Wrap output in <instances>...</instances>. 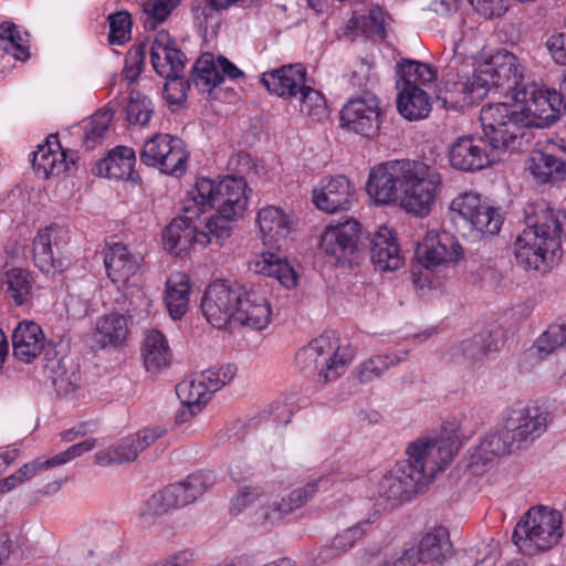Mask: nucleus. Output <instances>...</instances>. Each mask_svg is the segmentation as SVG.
Here are the masks:
<instances>
[{
	"instance_id": "nucleus-1",
	"label": "nucleus",
	"mask_w": 566,
	"mask_h": 566,
	"mask_svg": "<svg viewBox=\"0 0 566 566\" xmlns=\"http://www.w3.org/2000/svg\"><path fill=\"white\" fill-rule=\"evenodd\" d=\"M460 447L459 428L447 423L438 439H419L407 448L408 459L398 461L379 480L380 497L392 502L409 501L443 471Z\"/></svg>"
},
{
	"instance_id": "nucleus-2",
	"label": "nucleus",
	"mask_w": 566,
	"mask_h": 566,
	"mask_svg": "<svg viewBox=\"0 0 566 566\" xmlns=\"http://www.w3.org/2000/svg\"><path fill=\"white\" fill-rule=\"evenodd\" d=\"M525 223L514 242L516 263L526 271H547L562 255L566 213L538 200L526 207Z\"/></svg>"
},
{
	"instance_id": "nucleus-3",
	"label": "nucleus",
	"mask_w": 566,
	"mask_h": 566,
	"mask_svg": "<svg viewBox=\"0 0 566 566\" xmlns=\"http://www.w3.org/2000/svg\"><path fill=\"white\" fill-rule=\"evenodd\" d=\"M247 181L242 177L226 176L221 179L197 177L195 184L187 191L184 200V210L195 216L216 209L218 218L226 222L232 232L231 221L243 217L248 206Z\"/></svg>"
},
{
	"instance_id": "nucleus-4",
	"label": "nucleus",
	"mask_w": 566,
	"mask_h": 566,
	"mask_svg": "<svg viewBox=\"0 0 566 566\" xmlns=\"http://www.w3.org/2000/svg\"><path fill=\"white\" fill-rule=\"evenodd\" d=\"M328 480L319 478L307 483L304 488L293 490L286 497L274 500L269 504L263 502L264 491L259 485L242 486L230 501V513L234 516L251 510L259 504L254 513L256 524H276L294 510L302 507L318 491L319 485L326 486Z\"/></svg>"
},
{
	"instance_id": "nucleus-5",
	"label": "nucleus",
	"mask_w": 566,
	"mask_h": 566,
	"mask_svg": "<svg viewBox=\"0 0 566 566\" xmlns=\"http://www.w3.org/2000/svg\"><path fill=\"white\" fill-rule=\"evenodd\" d=\"M563 535L562 513L549 506L536 505L517 522L512 539L521 553L532 556L557 546Z\"/></svg>"
},
{
	"instance_id": "nucleus-6",
	"label": "nucleus",
	"mask_w": 566,
	"mask_h": 566,
	"mask_svg": "<svg viewBox=\"0 0 566 566\" xmlns=\"http://www.w3.org/2000/svg\"><path fill=\"white\" fill-rule=\"evenodd\" d=\"M143 256L132 253L123 243L107 245L104 251V265L107 276L117 284L127 298L132 308L138 311L140 317L148 315L151 301L143 290Z\"/></svg>"
},
{
	"instance_id": "nucleus-7",
	"label": "nucleus",
	"mask_w": 566,
	"mask_h": 566,
	"mask_svg": "<svg viewBox=\"0 0 566 566\" xmlns=\"http://www.w3.org/2000/svg\"><path fill=\"white\" fill-rule=\"evenodd\" d=\"M353 357L350 348L340 345L335 332H326L301 348L295 360L301 369L318 370L319 378L329 382L345 374Z\"/></svg>"
},
{
	"instance_id": "nucleus-8",
	"label": "nucleus",
	"mask_w": 566,
	"mask_h": 566,
	"mask_svg": "<svg viewBox=\"0 0 566 566\" xmlns=\"http://www.w3.org/2000/svg\"><path fill=\"white\" fill-rule=\"evenodd\" d=\"M177 217L166 227L163 233L165 249L176 256L186 253L193 247L206 248L209 244L221 245L230 237V229L218 218H209L199 228L193 219L199 216L188 213Z\"/></svg>"
},
{
	"instance_id": "nucleus-9",
	"label": "nucleus",
	"mask_w": 566,
	"mask_h": 566,
	"mask_svg": "<svg viewBox=\"0 0 566 566\" xmlns=\"http://www.w3.org/2000/svg\"><path fill=\"white\" fill-rule=\"evenodd\" d=\"M480 122L485 142L496 151L514 149L531 123L516 103H494L483 106L480 112Z\"/></svg>"
},
{
	"instance_id": "nucleus-10",
	"label": "nucleus",
	"mask_w": 566,
	"mask_h": 566,
	"mask_svg": "<svg viewBox=\"0 0 566 566\" xmlns=\"http://www.w3.org/2000/svg\"><path fill=\"white\" fill-rule=\"evenodd\" d=\"M441 186L442 177L437 169L421 161L407 160L399 203L407 212L426 217L432 210Z\"/></svg>"
},
{
	"instance_id": "nucleus-11",
	"label": "nucleus",
	"mask_w": 566,
	"mask_h": 566,
	"mask_svg": "<svg viewBox=\"0 0 566 566\" xmlns=\"http://www.w3.org/2000/svg\"><path fill=\"white\" fill-rule=\"evenodd\" d=\"M449 217L476 238L499 233L503 223L499 209L474 190L462 191L450 201Z\"/></svg>"
},
{
	"instance_id": "nucleus-12",
	"label": "nucleus",
	"mask_w": 566,
	"mask_h": 566,
	"mask_svg": "<svg viewBox=\"0 0 566 566\" xmlns=\"http://www.w3.org/2000/svg\"><path fill=\"white\" fill-rule=\"evenodd\" d=\"M475 59L473 52H465L464 41L455 44L454 54L448 65L449 73L447 74L444 88L438 96L444 107L457 108L472 103L475 97L485 94L475 76L473 67Z\"/></svg>"
},
{
	"instance_id": "nucleus-13",
	"label": "nucleus",
	"mask_w": 566,
	"mask_h": 566,
	"mask_svg": "<svg viewBox=\"0 0 566 566\" xmlns=\"http://www.w3.org/2000/svg\"><path fill=\"white\" fill-rule=\"evenodd\" d=\"M473 67L478 83L482 85L484 92L491 87H500L505 90L512 99L515 98V93L522 91L530 82L524 76V66L518 57L506 50H500L481 61L475 59Z\"/></svg>"
},
{
	"instance_id": "nucleus-14",
	"label": "nucleus",
	"mask_w": 566,
	"mask_h": 566,
	"mask_svg": "<svg viewBox=\"0 0 566 566\" xmlns=\"http://www.w3.org/2000/svg\"><path fill=\"white\" fill-rule=\"evenodd\" d=\"M189 157L185 143L169 134H155L145 142L140 151V160L145 165L175 177L186 174Z\"/></svg>"
},
{
	"instance_id": "nucleus-15",
	"label": "nucleus",
	"mask_w": 566,
	"mask_h": 566,
	"mask_svg": "<svg viewBox=\"0 0 566 566\" xmlns=\"http://www.w3.org/2000/svg\"><path fill=\"white\" fill-rule=\"evenodd\" d=\"M514 101L530 120V127L543 128L555 123L565 108L562 95L530 81L523 90L515 93Z\"/></svg>"
},
{
	"instance_id": "nucleus-16",
	"label": "nucleus",
	"mask_w": 566,
	"mask_h": 566,
	"mask_svg": "<svg viewBox=\"0 0 566 566\" xmlns=\"http://www.w3.org/2000/svg\"><path fill=\"white\" fill-rule=\"evenodd\" d=\"M379 98L369 92L350 98L340 111V125L349 132L373 139L378 136L382 124Z\"/></svg>"
},
{
	"instance_id": "nucleus-17",
	"label": "nucleus",
	"mask_w": 566,
	"mask_h": 566,
	"mask_svg": "<svg viewBox=\"0 0 566 566\" xmlns=\"http://www.w3.org/2000/svg\"><path fill=\"white\" fill-rule=\"evenodd\" d=\"M360 224L354 219L325 228L319 248L336 264L352 265L359 256Z\"/></svg>"
},
{
	"instance_id": "nucleus-18",
	"label": "nucleus",
	"mask_w": 566,
	"mask_h": 566,
	"mask_svg": "<svg viewBox=\"0 0 566 566\" xmlns=\"http://www.w3.org/2000/svg\"><path fill=\"white\" fill-rule=\"evenodd\" d=\"M240 285L217 280L210 283L201 300V310L207 321L216 328H226L234 319Z\"/></svg>"
},
{
	"instance_id": "nucleus-19",
	"label": "nucleus",
	"mask_w": 566,
	"mask_h": 566,
	"mask_svg": "<svg viewBox=\"0 0 566 566\" xmlns=\"http://www.w3.org/2000/svg\"><path fill=\"white\" fill-rule=\"evenodd\" d=\"M356 200V187L344 175L325 176L312 189L313 205L329 214L348 211Z\"/></svg>"
},
{
	"instance_id": "nucleus-20",
	"label": "nucleus",
	"mask_w": 566,
	"mask_h": 566,
	"mask_svg": "<svg viewBox=\"0 0 566 566\" xmlns=\"http://www.w3.org/2000/svg\"><path fill=\"white\" fill-rule=\"evenodd\" d=\"M406 166L407 160H390L370 169L366 192L375 205L386 206L399 200Z\"/></svg>"
},
{
	"instance_id": "nucleus-21",
	"label": "nucleus",
	"mask_w": 566,
	"mask_h": 566,
	"mask_svg": "<svg viewBox=\"0 0 566 566\" xmlns=\"http://www.w3.org/2000/svg\"><path fill=\"white\" fill-rule=\"evenodd\" d=\"M416 258L426 269L434 270L441 265L457 264L463 258V249L453 234L429 231L417 245Z\"/></svg>"
},
{
	"instance_id": "nucleus-22",
	"label": "nucleus",
	"mask_w": 566,
	"mask_h": 566,
	"mask_svg": "<svg viewBox=\"0 0 566 566\" xmlns=\"http://www.w3.org/2000/svg\"><path fill=\"white\" fill-rule=\"evenodd\" d=\"M549 413L538 406L517 403L503 419L505 430L515 442L533 441L541 437L548 424Z\"/></svg>"
},
{
	"instance_id": "nucleus-23",
	"label": "nucleus",
	"mask_w": 566,
	"mask_h": 566,
	"mask_svg": "<svg viewBox=\"0 0 566 566\" xmlns=\"http://www.w3.org/2000/svg\"><path fill=\"white\" fill-rule=\"evenodd\" d=\"M485 139L463 136L457 138L449 150L452 168L461 171H478L499 160L496 150L486 148Z\"/></svg>"
},
{
	"instance_id": "nucleus-24",
	"label": "nucleus",
	"mask_w": 566,
	"mask_h": 566,
	"mask_svg": "<svg viewBox=\"0 0 566 566\" xmlns=\"http://www.w3.org/2000/svg\"><path fill=\"white\" fill-rule=\"evenodd\" d=\"M243 76L244 73L227 57H214L211 53H203L192 67L191 80L199 92L210 93L224 81V77L237 80Z\"/></svg>"
},
{
	"instance_id": "nucleus-25",
	"label": "nucleus",
	"mask_w": 566,
	"mask_h": 566,
	"mask_svg": "<svg viewBox=\"0 0 566 566\" xmlns=\"http://www.w3.org/2000/svg\"><path fill=\"white\" fill-rule=\"evenodd\" d=\"M235 310L234 321L252 329L262 331L271 322V304L266 296L253 286L240 285Z\"/></svg>"
},
{
	"instance_id": "nucleus-26",
	"label": "nucleus",
	"mask_w": 566,
	"mask_h": 566,
	"mask_svg": "<svg viewBox=\"0 0 566 566\" xmlns=\"http://www.w3.org/2000/svg\"><path fill=\"white\" fill-rule=\"evenodd\" d=\"M261 83L273 95L294 98L307 85V71L302 63L286 64L264 72Z\"/></svg>"
},
{
	"instance_id": "nucleus-27",
	"label": "nucleus",
	"mask_w": 566,
	"mask_h": 566,
	"mask_svg": "<svg viewBox=\"0 0 566 566\" xmlns=\"http://www.w3.org/2000/svg\"><path fill=\"white\" fill-rule=\"evenodd\" d=\"M129 318L117 312L98 316L91 334L94 347L117 349L125 346L129 336Z\"/></svg>"
},
{
	"instance_id": "nucleus-28",
	"label": "nucleus",
	"mask_w": 566,
	"mask_h": 566,
	"mask_svg": "<svg viewBox=\"0 0 566 566\" xmlns=\"http://www.w3.org/2000/svg\"><path fill=\"white\" fill-rule=\"evenodd\" d=\"M149 55L153 69L159 76L169 77L182 74L185 55L176 46L168 32L160 31L156 34Z\"/></svg>"
},
{
	"instance_id": "nucleus-29",
	"label": "nucleus",
	"mask_w": 566,
	"mask_h": 566,
	"mask_svg": "<svg viewBox=\"0 0 566 566\" xmlns=\"http://www.w3.org/2000/svg\"><path fill=\"white\" fill-rule=\"evenodd\" d=\"M562 151L566 156V148L553 144L545 149H535L531 153L528 171L538 184L555 182L566 174L565 158L558 156Z\"/></svg>"
},
{
	"instance_id": "nucleus-30",
	"label": "nucleus",
	"mask_w": 566,
	"mask_h": 566,
	"mask_svg": "<svg viewBox=\"0 0 566 566\" xmlns=\"http://www.w3.org/2000/svg\"><path fill=\"white\" fill-rule=\"evenodd\" d=\"M256 224L263 243L275 244L295 230L297 218L277 207L268 206L259 210Z\"/></svg>"
},
{
	"instance_id": "nucleus-31",
	"label": "nucleus",
	"mask_w": 566,
	"mask_h": 566,
	"mask_svg": "<svg viewBox=\"0 0 566 566\" xmlns=\"http://www.w3.org/2000/svg\"><path fill=\"white\" fill-rule=\"evenodd\" d=\"M73 164V156L69 158L56 135H50L45 143L39 145L36 151L33 153V169L42 174L43 178L61 175L69 170L70 165Z\"/></svg>"
},
{
	"instance_id": "nucleus-32",
	"label": "nucleus",
	"mask_w": 566,
	"mask_h": 566,
	"mask_svg": "<svg viewBox=\"0 0 566 566\" xmlns=\"http://www.w3.org/2000/svg\"><path fill=\"white\" fill-rule=\"evenodd\" d=\"M370 259L381 272L398 270L403 264V256L391 229L379 227L371 238Z\"/></svg>"
},
{
	"instance_id": "nucleus-33",
	"label": "nucleus",
	"mask_w": 566,
	"mask_h": 566,
	"mask_svg": "<svg viewBox=\"0 0 566 566\" xmlns=\"http://www.w3.org/2000/svg\"><path fill=\"white\" fill-rule=\"evenodd\" d=\"M46 337L33 321H22L13 331L14 357L25 364L32 363L44 349Z\"/></svg>"
},
{
	"instance_id": "nucleus-34",
	"label": "nucleus",
	"mask_w": 566,
	"mask_h": 566,
	"mask_svg": "<svg viewBox=\"0 0 566 566\" xmlns=\"http://www.w3.org/2000/svg\"><path fill=\"white\" fill-rule=\"evenodd\" d=\"M249 269L255 274L274 277L286 287L293 289L297 284V275L284 256L274 252H261L249 261Z\"/></svg>"
},
{
	"instance_id": "nucleus-35",
	"label": "nucleus",
	"mask_w": 566,
	"mask_h": 566,
	"mask_svg": "<svg viewBox=\"0 0 566 566\" xmlns=\"http://www.w3.org/2000/svg\"><path fill=\"white\" fill-rule=\"evenodd\" d=\"M343 33L352 39L361 35L373 40H384L386 30L382 9L373 6L369 9L354 11L352 18L345 24Z\"/></svg>"
},
{
	"instance_id": "nucleus-36",
	"label": "nucleus",
	"mask_w": 566,
	"mask_h": 566,
	"mask_svg": "<svg viewBox=\"0 0 566 566\" xmlns=\"http://www.w3.org/2000/svg\"><path fill=\"white\" fill-rule=\"evenodd\" d=\"M379 516V512L374 510L368 513L366 518L338 533L331 545L322 548L319 552L321 559L329 560L352 549L356 543L369 533L371 526L378 522Z\"/></svg>"
},
{
	"instance_id": "nucleus-37",
	"label": "nucleus",
	"mask_w": 566,
	"mask_h": 566,
	"mask_svg": "<svg viewBox=\"0 0 566 566\" xmlns=\"http://www.w3.org/2000/svg\"><path fill=\"white\" fill-rule=\"evenodd\" d=\"M67 241V231L60 226L52 224L38 231L33 240V260L42 272H50L55 266L52 245L59 248Z\"/></svg>"
},
{
	"instance_id": "nucleus-38",
	"label": "nucleus",
	"mask_w": 566,
	"mask_h": 566,
	"mask_svg": "<svg viewBox=\"0 0 566 566\" xmlns=\"http://www.w3.org/2000/svg\"><path fill=\"white\" fill-rule=\"evenodd\" d=\"M140 352L144 365L147 371L150 373H157L168 367L172 357L165 335L157 329H150L145 333Z\"/></svg>"
},
{
	"instance_id": "nucleus-39",
	"label": "nucleus",
	"mask_w": 566,
	"mask_h": 566,
	"mask_svg": "<svg viewBox=\"0 0 566 566\" xmlns=\"http://www.w3.org/2000/svg\"><path fill=\"white\" fill-rule=\"evenodd\" d=\"M190 290V279L186 273L174 272L169 275L166 282L164 300L169 315L174 319H179L187 313Z\"/></svg>"
},
{
	"instance_id": "nucleus-40",
	"label": "nucleus",
	"mask_w": 566,
	"mask_h": 566,
	"mask_svg": "<svg viewBox=\"0 0 566 566\" xmlns=\"http://www.w3.org/2000/svg\"><path fill=\"white\" fill-rule=\"evenodd\" d=\"M136 154L132 147L117 146L99 160L97 174L114 179L128 178L134 171Z\"/></svg>"
},
{
	"instance_id": "nucleus-41",
	"label": "nucleus",
	"mask_w": 566,
	"mask_h": 566,
	"mask_svg": "<svg viewBox=\"0 0 566 566\" xmlns=\"http://www.w3.org/2000/svg\"><path fill=\"white\" fill-rule=\"evenodd\" d=\"M397 108L399 114L409 122L427 118L432 105L430 96L421 87H398Z\"/></svg>"
},
{
	"instance_id": "nucleus-42",
	"label": "nucleus",
	"mask_w": 566,
	"mask_h": 566,
	"mask_svg": "<svg viewBox=\"0 0 566 566\" xmlns=\"http://www.w3.org/2000/svg\"><path fill=\"white\" fill-rule=\"evenodd\" d=\"M415 549L419 562L431 564V566L440 565L451 552V543L447 530L436 528L433 532L426 534L420 539L418 548Z\"/></svg>"
},
{
	"instance_id": "nucleus-43",
	"label": "nucleus",
	"mask_w": 566,
	"mask_h": 566,
	"mask_svg": "<svg viewBox=\"0 0 566 566\" xmlns=\"http://www.w3.org/2000/svg\"><path fill=\"white\" fill-rule=\"evenodd\" d=\"M0 284L17 305H23L31 298L34 279L29 271L14 268L3 273Z\"/></svg>"
},
{
	"instance_id": "nucleus-44",
	"label": "nucleus",
	"mask_w": 566,
	"mask_h": 566,
	"mask_svg": "<svg viewBox=\"0 0 566 566\" xmlns=\"http://www.w3.org/2000/svg\"><path fill=\"white\" fill-rule=\"evenodd\" d=\"M0 49L15 60L29 59V33L13 22L0 23Z\"/></svg>"
},
{
	"instance_id": "nucleus-45",
	"label": "nucleus",
	"mask_w": 566,
	"mask_h": 566,
	"mask_svg": "<svg viewBox=\"0 0 566 566\" xmlns=\"http://www.w3.org/2000/svg\"><path fill=\"white\" fill-rule=\"evenodd\" d=\"M408 350H399L395 354L375 355L363 361L357 369V378L360 382H371L380 378L389 368L405 361Z\"/></svg>"
},
{
	"instance_id": "nucleus-46",
	"label": "nucleus",
	"mask_w": 566,
	"mask_h": 566,
	"mask_svg": "<svg viewBox=\"0 0 566 566\" xmlns=\"http://www.w3.org/2000/svg\"><path fill=\"white\" fill-rule=\"evenodd\" d=\"M398 74L400 80L397 82V86L405 88H424L437 78V72L433 67L413 60H408L399 64Z\"/></svg>"
},
{
	"instance_id": "nucleus-47",
	"label": "nucleus",
	"mask_w": 566,
	"mask_h": 566,
	"mask_svg": "<svg viewBox=\"0 0 566 566\" xmlns=\"http://www.w3.org/2000/svg\"><path fill=\"white\" fill-rule=\"evenodd\" d=\"M216 482L210 472H196L187 476L182 482L171 484L180 506L195 502Z\"/></svg>"
},
{
	"instance_id": "nucleus-48",
	"label": "nucleus",
	"mask_w": 566,
	"mask_h": 566,
	"mask_svg": "<svg viewBox=\"0 0 566 566\" xmlns=\"http://www.w3.org/2000/svg\"><path fill=\"white\" fill-rule=\"evenodd\" d=\"M515 441L512 436L503 429L486 436L478 446L473 459L483 464L492 461L494 457L507 454L512 451Z\"/></svg>"
},
{
	"instance_id": "nucleus-49",
	"label": "nucleus",
	"mask_w": 566,
	"mask_h": 566,
	"mask_svg": "<svg viewBox=\"0 0 566 566\" xmlns=\"http://www.w3.org/2000/svg\"><path fill=\"white\" fill-rule=\"evenodd\" d=\"M295 98L300 113L311 122L318 123L328 117L327 101L319 90L307 84Z\"/></svg>"
},
{
	"instance_id": "nucleus-50",
	"label": "nucleus",
	"mask_w": 566,
	"mask_h": 566,
	"mask_svg": "<svg viewBox=\"0 0 566 566\" xmlns=\"http://www.w3.org/2000/svg\"><path fill=\"white\" fill-rule=\"evenodd\" d=\"M124 119L128 126L145 127L149 124L154 105L151 99L139 91H130L124 107Z\"/></svg>"
},
{
	"instance_id": "nucleus-51",
	"label": "nucleus",
	"mask_w": 566,
	"mask_h": 566,
	"mask_svg": "<svg viewBox=\"0 0 566 566\" xmlns=\"http://www.w3.org/2000/svg\"><path fill=\"white\" fill-rule=\"evenodd\" d=\"M176 394L180 403H187L195 411H201L211 398V392L200 375L180 381L176 386Z\"/></svg>"
},
{
	"instance_id": "nucleus-52",
	"label": "nucleus",
	"mask_w": 566,
	"mask_h": 566,
	"mask_svg": "<svg viewBox=\"0 0 566 566\" xmlns=\"http://www.w3.org/2000/svg\"><path fill=\"white\" fill-rule=\"evenodd\" d=\"M138 454L139 452L132 436L129 434L122 439L118 443L113 444L106 449L98 450L94 454V459L96 464L108 467L135 461Z\"/></svg>"
},
{
	"instance_id": "nucleus-53",
	"label": "nucleus",
	"mask_w": 566,
	"mask_h": 566,
	"mask_svg": "<svg viewBox=\"0 0 566 566\" xmlns=\"http://www.w3.org/2000/svg\"><path fill=\"white\" fill-rule=\"evenodd\" d=\"M566 345V323L551 324L535 340L530 355L539 359L553 354Z\"/></svg>"
},
{
	"instance_id": "nucleus-54",
	"label": "nucleus",
	"mask_w": 566,
	"mask_h": 566,
	"mask_svg": "<svg viewBox=\"0 0 566 566\" xmlns=\"http://www.w3.org/2000/svg\"><path fill=\"white\" fill-rule=\"evenodd\" d=\"M178 0H145L142 4V21L144 27L155 30L177 7Z\"/></svg>"
},
{
	"instance_id": "nucleus-55",
	"label": "nucleus",
	"mask_w": 566,
	"mask_h": 566,
	"mask_svg": "<svg viewBox=\"0 0 566 566\" xmlns=\"http://www.w3.org/2000/svg\"><path fill=\"white\" fill-rule=\"evenodd\" d=\"M111 44L122 45L130 39L132 18L127 11H118L108 17Z\"/></svg>"
},
{
	"instance_id": "nucleus-56",
	"label": "nucleus",
	"mask_w": 566,
	"mask_h": 566,
	"mask_svg": "<svg viewBox=\"0 0 566 566\" xmlns=\"http://www.w3.org/2000/svg\"><path fill=\"white\" fill-rule=\"evenodd\" d=\"M175 489H172L171 484L166 486L158 493L153 494L146 501V509L142 512L143 515H151V514H161L171 509L181 507L177 496L175 494Z\"/></svg>"
},
{
	"instance_id": "nucleus-57",
	"label": "nucleus",
	"mask_w": 566,
	"mask_h": 566,
	"mask_svg": "<svg viewBox=\"0 0 566 566\" xmlns=\"http://www.w3.org/2000/svg\"><path fill=\"white\" fill-rule=\"evenodd\" d=\"M235 374L237 367L234 365L228 364L219 367H211L199 375L212 395L223 386L231 382Z\"/></svg>"
},
{
	"instance_id": "nucleus-58",
	"label": "nucleus",
	"mask_w": 566,
	"mask_h": 566,
	"mask_svg": "<svg viewBox=\"0 0 566 566\" xmlns=\"http://www.w3.org/2000/svg\"><path fill=\"white\" fill-rule=\"evenodd\" d=\"M112 119L113 113L111 111H99L92 116L84 139L87 147H94L106 136Z\"/></svg>"
},
{
	"instance_id": "nucleus-59",
	"label": "nucleus",
	"mask_w": 566,
	"mask_h": 566,
	"mask_svg": "<svg viewBox=\"0 0 566 566\" xmlns=\"http://www.w3.org/2000/svg\"><path fill=\"white\" fill-rule=\"evenodd\" d=\"M164 98L170 107L179 108L187 99L189 82L181 74L165 77Z\"/></svg>"
},
{
	"instance_id": "nucleus-60",
	"label": "nucleus",
	"mask_w": 566,
	"mask_h": 566,
	"mask_svg": "<svg viewBox=\"0 0 566 566\" xmlns=\"http://www.w3.org/2000/svg\"><path fill=\"white\" fill-rule=\"evenodd\" d=\"M488 337L484 334L475 335L470 339L463 340L458 349L461 355L469 360H478L486 355L490 346L486 344Z\"/></svg>"
},
{
	"instance_id": "nucleus-61",
	"label": "nucleus",
	"mask_w": 566,
	"mask_h": 566,
	"mask_svg": "<svg viewBox=\"0 0 566 566\" xmlns=\"http://www.w3.org/2000/svg\"><path fill=\"white\" fill-rule=\"evenodd\" d=\"M474 10L486 19L500 17L507 10L509 0H468Z\"/></svg>"
},
{
	"instance_id": "nucleus-62",
	"label": "nucleus",
	"mask_w": 566,
	"mask_h": 566,
	"mask_svg": "<svg viewBox=\"0 0 566 566\" xmlns=\"http://www.w3.org/2000/svg\"><path fill=\"white\" fill-rule=\"evenodd\" d=\"M144 52L142 49L130 51L126 57L123 69V76L128 83H133L140 75L143 67Z\"/></svg>"
},
{
	"instance_id": "nucleus-63",
	"label": "nucleus",
	"mask_w": 566,
	"mask_h": 566,
	"mask_svg": "<svg viewBox=\"0 0 566 566\" xmlns=\"http://www.w3.org/2000/svg\"><path fill=\"white\" fill-rule=\"evenodd\" d=\"M546 48L555 63L566 65V33L551 35Z\"/></svg>"
},
{
	"instance_id": "nucleus-64",
	"label": "nucleus",
	"mask_w": 566,
	"mask_h": 566,
	"mask_svg": "<svg viewBox=\"0 0 566 566\" xmlns=\"http://www.w3.org/2000/svg\"><path fill=\"white\" fill-rule=\"evenodd\" d=\"M164 433V429H161L160 427H156L144 428L130 436L135 442L138 452L140 453L142 451L150 447L153 443H155Z\"/></svg>"
}]
</instances>
